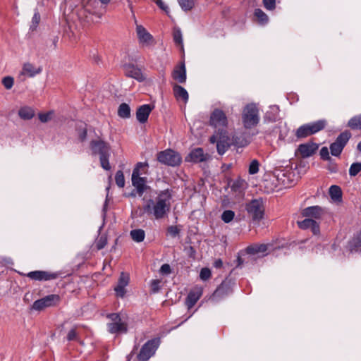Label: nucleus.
Returning <instances> with one entry per match:
<instances>
[{
  "label": "nucleus",
  "instance_id": "338daca9",
  "mask_svg": "<svg viewBox=\"0 0 361 361\" xmlns=\"http://www.w3.org/2000/svg\"><path fill=\"white\" fill-rule=\"evenodd\" d=\"M329 170L331 171V172H334V173H336L337 171V166L336 165H332L331 166L329 167Z\"/></svg>",
  "mask_w": 361,
  "mask_h": 361
},
{
  "label": "nucleus",
  "instance_id": "5701e85b",
  "mask_svg": "<svg viewBox=\"0 0 361 361\" xmlns=\"http://www.w3.org/2000/svg\"><path fill=\"white\" fill-rule=\"evenodd\" d=\"M152 107L149 104H144L140 106L136 111V118L140 123H145L147 121Z\"/></svg>",
  "mask_w": 361,
  "mask_h": 361
},
{
  "label": "nucleus",
  "instance_id": "a19ab883",
  "mask_svg": "<svg viewBox=\"0 0 361 361\" xmlns=\"http://www.w3.org/2000/svg\"><path fill=\"white\" fill-rule=\"evenodd\" d=\"M39 22H40V14H39V11L36 9L35 11L33 17L32 18L30 30H35L37 28V27L38 26Z\"/></svg>",
  "mask_w": 361,
  "mask_h": 361
},
{
  "label": "nucleus",
  "instance_id": "3c124183",
  "mask_svg": "<svg viewBox=\"0 0 361 361\" xmlns=\"http://www.w3.org/2000/svg\"><path fill=\"white\" fill-rule=\"evenodd\" d=\"M167 233L172 237L176 238L180 233V229L176 226H170L167 228Z\"/></svg>",
  "mask_w": 361,
  "mask_h": 361
},
{
  "label": "nucleus",
  "instance_id": "37998d69",
  "mask_svg": "<svg viewBox=\"0 0 361 361\" xmlns=\"http://www.w3.org/2000/svg\"><path fill=\"white\" fill-rule=\"evenodd\" d=\"M107 244V237L102 235L96 241V247L98 250L103 249Z\"/></svg>",
  "mask_w": 361,
  "mask_h": 361
},
{
  "label": "nucleus",
  "instance_id": "864d4df0",
  "mask_svg": "<svg viewBox=\"0 0 361 361\" xmlns=\"http://www.w3.org/2000/svg\"><path fill=\"white\" fill-rule=\"evenodd\" d=\"M126 287L117 285L114 288L116 295L117 297L123 298L126 293Z\"/></svg>",
  "mask_w": 361,
  "mask_h": 361
},
{
  "label": "nucleus",
  "instance_id": "f257e3e1",
  "mask_svg": "<svg viewBox=\"0 0 361 361\" xmlns=\"http://www.w3.org/2000/svg\"><path fill=\"white\" fill-rule=\"evenodd\" d=\"M171 194L169 189L161 191L156 200L149 199L143 207L144 213L152 215L156 219H161L167 216L171 209Z\"/></svg>",
  "mask_w": 361,
  "mask_h": 361
},
{
  "label": "nucleus",
  "instance_id": "b1692460",
  "mask_svg": "<svg viewBox=\"0 0 361 361\" xmlns=\"http://www.w3.org/2000/svg\"><path fill=\"white\" fill-rule=\"evenodd\" d=\"M136 31L140 43L150 44V42L152 40V36L143 26L137 25Z\"/></svg>",
  "mask_w": 361,
  "mask_h": 361
},
{
  "label": "nucleus",
  "instance_id": "20e7f679",
  "mask_svg": "<svg viewBox=\"0 0 361 361\" xmlns=\"http://www.w3.org/2000/svg\"><path fill=\"white\" fill-rule=\"evenodd\" d=\"M148 164L147 162H138L132 173V185L135 188L136 192L140 197H141L148 186L147 185V178L146 177H140V169L147 167Z\"/></svg>",
  "mask_w": 361,
  "mask_h": 361
},
{
  "label": "nucleus",
  "instance_id": "4468645a",
  "mask_svg": "<svg viewBox=\"0 0 361 361\" xmlns=\"http://www.w3.org/2000/svg\"><path fill=\"white\" fill-rule=\"evenodd\" d=\"M219 140L216 144L217 152L220 155H223L231 145V139L228 135L226 129H219Z\"/></svg>",
  "mask_w": 361,
  "mask_h": 361
},
{
  "label": "nucleus",
  "instance_id": "6ab92c4d",
  "mask_svg": "<svg viewBox=\"0 0 361 361\" xmlns=\"http://www.w3.org/2000/svg\"><path fill=\"white\" fill-rule=\"evenodd\" d=\"M298 225L299 228L301 229L310 228L314 235H317L319 233V225L315 220L312 219H309L306 217L305 219L301 221H298Z\"/></svg>",
  "mask_w": 361,
  "mask_h": 361
},
{
  "label": "nucleus",
  "instance_id": "e2e57ef3",
  "mask_svg": "<svg viewBox=\"0 0 361 361\" xmlns=\"http://www.w3.org/2000/svg\"><path fill=\"white\" fill-rule=\"evenodd\" d=\"M223 266V262L221 259H217L214 262V267L215 268L219 269L221 268Z\"/></svg>",
  "mask_w": 361,
  "mask_h": 361
},
{
  "label": "nucleus",
  "instance_id": "680f3d73",
  "mask_svg": "<svg viewBox=\"0 0 361 361\" xmlns=\"http://www.w3.org/2000/svg\"><path fill=\"white\" fill-rule=\"evenodd\" d=\"M218 140H219V134H218V130H217L214 135H213L212 136L210 137L209 141L211 143L214 144L216 142L217 143Z\"/></svg>",
  "mask_w": 361,
  "mask_h": 361
},
{
  "label": "nucleus",
  "instance_id": "dca6fc26",
  "mask_svg": "<svg viewBox=\"0 0 361 361\" xmlns=\"http://www.w3.org/2000/svg\"><path fill=\"white\" fill-rule=\"evenodd\" d=\"M26 276L32 280L45 281L56 279L59 274L46 271H33L27 273Z\"/></svg>",
  "mask_w": 361,
  "mask_h": 361
},
{
  "label": "nucleus",
  "instance_id": "9d476101",
  "mask_svg": "<svg viewBox=\"0 0 361 361\" xmlns=\"http://www.w3.org/2000/svg\"><path fill=\"white\" fill-rule=\"evenodd\" d=\"M351 135L350 132L348 130L342 132L336 137V140L331 144L329 147L331 154L333 156L338 157L341 154L349 139L351 137Z\"/></svg>",
  "mask_w": 361,
  "mask_h": 361
},
{
  "label": "nucleus",
  "instance_id": "7c9ffc66",
  "mask_svg": "<svg viewBox=\"0 0 361 361\" xmlns=\"http://www.w3.org/2000/svg\"><path fill=\"white\" fill-rule=\"evenodd\" d=\"M347 126L352 130H361V114L352 117Z\"/></svg>",
  "mask_w": 361,
  "mask_h": 361
},
{
  "label": "nucleus",
  "instance_id": "0eeeda50",
  "mask_svg": "<svg viewBox=\"0 0 361 361\" xmlns=\"http://www.w3.org/2000/svg\"><path fill=\"white\" fill-rule=\"evenodd\" d=\"M157 159L161 164L173 167L180 165L182 161L180 154L171 149L159 152Z\"/></svg>",
  "mask_w": 361,
  "mask_h": 361
},
{
  "label": "nucleus",
  "instance_id": "052dcab7",
  "mask_svg": "<svg viewBox=\"0 0 361 361\" xmlns=\"http://www.w3.org/2000/svg\"><path fill=\"white\" fill-rule=\"evenodd\" d=\"M171 272V267L169 264H164L160 268V273L162 274H169Z\"/></svg>",
  "mask_w": 361,
  "mask_h": 361
},
{
  "label": "nucleus",
  "instance_id": "f03ea898",
  "mask_svg": "<svg viewBox=\"0 0 361 361\" xmlns=\"http://www.w3.org/2000/svg\"><path fill=\"white\" fill-rule=\"evenodd\" d=\"M90 147L92 155L98 154L101 166L106 171L111 169L109 161L110 157L111 146L102 139H95L90 141Z\"/></svg>",
  "mask_w": 361,
  "mask_h": 361
},
{
  "label": "nucleus",
  "instance_id": "4d7b16f0",
  "mask_svg": "<svg viewBox=\"0 0 361 361\" xmlns=\"http://www.w3.org/2000/svg\"><path fill=\"white\" fill-rule=\"evenodd\" d=\"M154 1L159 8L163 10L166 14H169V8L162 0H154Z\"/></svg>",
  "mask_w": 361,
  "mask_h": 361
},
{
  "label": "nucleus",
  "instance_id": "39448f33",
  "mask_svg": "<svg viewBox=\"0 0 361 361\" xmlns=\"http://www.w3.org/2000/svg\"><path fill=\"white\" fill-rule=\"evenodd\" d=\"M326 124L327 121L325 119L304 124L297 129L295 135L298 138H305L324 129Z\"/></svg>",
  "mask_w": 361,
  "mask_h": 361
},
{
  "label": "nucleus",
  "instance_id": "6e6d98bb",
  "mask_svg": "<svg viewBox=\"0 0 361 361\" xmlns=\"http://www.w3.org/2000/svg\"><path fill=\"white\" fill-rule=\"evenodd\" d=\"M264 6L267 10H274L276 7V0H263Z\"/></svg>",
  "mask_w": 361,
  "mask_h": 361
},
{
  "label": "nucleus",
  "instance_id": "5fc2aeb1",
  "mask_svg": "<svg viewBox=\"0 0 361 361\" xmlns=\"http://www.w3.org/2000/svg\"><path fill=\"white\" fill-rule=\"evenodd\" d=\"M52 114H53L52 111H49L45 114H39V119L42 123H47L51 120Z\"/></svg>",
  "mask_w": 361,
  "mask_h": 361
},
{
  "label": "nucleus",
  "instance_id": "de8ad7c7",
  "mask_svg": "<svg viewBox=\"0 0 361 361\" xmlns=\"http://www.w3.org/2000/svg\"><path fill=\"white\" fill-rule=\"evenodd\" d=\"M14 80L11 76L4 77L2 79V84L6 90H10L13 85Z\"/></svg>",
  "mask_w": 361,
  "mask_h": 361
},
{
  "label": "nucleus",
  "instance_id": "9b49d317",
  "mask_svg": "<svg viewBox=\"0 0 361 361\" xmlns=\"http://www.w3.org/2000/svg\"><path fill=\"white\" fill-rule=\"evenodd\" d=\"M61 301V297L57 294L48 295L34 302L32 308L35 310L41 311L46 307L57 305Z\"/></svg>",
  "mask_w": 361,
  "mask_h": 361
},
{
  "label": "nucleus",
  "instance_id": "ddd939ff",
  "mask_svg": "<svg viewBox=\"0 0 361 361\" xmlns=\"http://www.w3.org/2000/svg\"><path fill=\"white\" fill-rule=\"evenodd\" d=\"M233 292L232 284L230 281L225 280L217 287L211 296V300L218 302L228 296Z\"/></svg>",
  "mask_w": 361,
  "mask_h": 361
},
{
  "label": "nucleus",
  "instance_id": "bb28decb",
  "mask_svg": "<svg viewBox=\"0 0 361 361\" xmlns=\"http://www.w3.org/2000/svg\"><path fill=\"white\" fill-rule=\"evenodd\" d=\"M231 142L235 147H244L250 143V141L243 134H235L233 135Z\"/></svg>",
  "mask_w": 361,
  "mask_h": 361
},
{
  "label": "nucleus",
  "instance_id": "1a4fd4ad",
  "mask_svg": "<svg viewBox=\"0 0 361 361\" xmlns=\"http://www.w3.org/2000/svg\"><path fill=\"white\" fill-rule=\"evenodd\" d=\"M160 344L159 338H153L145 343L137 355L139 361H147L154 354Z\"/></svg>",
  "mask_w": 361,
  "mask_h": 361
},
{
  "label": "nucleus",
  "instance_id": "6e6552de",
  "mask_svg": "<svg viewBox=\"0 0 361 361\" xmlns=\"http://www.w3.org/2000/svg\"><path fill=\"white\" fill-rule=\"evenodd\" d=\"M249 216L253 221L259 222L264 217V207L261 199H254L246 204Z\"/></svg>",
  "mask_w": 361,
  "mask_h": 361
},
{
  "label": "nucleus",
  "instance_id": "a18cd8bd",
  "mask_svg": "<svg viewBox=\"0 0 361 361\" xmlns=\"http://www.w3.org/2000/svg\"><path fill=\"white\" fill-rule=\"evenodd\" d=\"M129 279L128 274L122 272L119 276L117 285L126 287L129 283Z\"/></svg>",
  "mask_w": 361,
  "mask_h": 361
},
{
  "label": "nucleus",
  "instance_id": "c756f323",
  "mask_svg": "<svg viewBox=\"0 0 361 361\" xmlns=\"http://www.w3.org/2000/svg\"><path fill=\"white\" fill-rule=\"evenodd\" d=\"M41 67L35 68L32 64L26 63L23 68V73L28 75L30 77H34L35 75L42 72Z\"/></svg>",
  "mask_w": 361,
  "mask_h": 361
},
{
  "label": "nucleus",
  "instance_id": "2eb2a0df",
  "mask_svg": "<svg viewBox=\"0 0 361 361\" xmlns=\"http://www.w3.org/2000/svg\"><path fill=\"white\" fill-rule=\"evenodd\" d=\"M123 68L125 75L128 78H134L139 82H143L146 79L141 69L133 63H126Z\"/></svg>",
  "mask_w": 361,
  "mask_h": 361
},
{
  "label": "nucleus",
  "instance_id": "774afa93",
  "mask_svg": "<svg viewBox=\"0 0 361 361\" xmlns=\"http://www.w3.org/2000/svg\"><path fill=\"white\" fill-rule=\"evenodd\" d=\"M357 149L361 152V141L357 144Z\"/></svg>",
  "mask_w": 361,
  "mask_h": 361
},
{
  "label": "nucleus",
  "instance_id": "cd10ccee",
  "mask_svg": "<svg viewBox=\"0 0 361 361\" xmlns=\"http://www.w3.org/2000/svg\"><path fill=\"white\" fill-rule=\"evenodd\" d=\"M347 247L350 252H357L359 250L361 247V231L355 237L348 242Z\"/></svg>",
  "mask_w": 361,
  "mask_h": 361
},
{
  "label": "nucleus",
  "instance_id": "c85d7f7f",
  "mask_svg": "<svg viewBox=\"0 0 361 361\" xmlns=\"http://www.w3.org/2000/svg\"><path fill=\"white\" fill-rule=\"evenodd\" d=\"M18 116L23 120H30L35 116V111L32 108L25 106L18 110Z\"/></svg>",
  "mask_w": 361,
  "mask_h": 361
},
{
  "label": "nucleus",
  "instance_id": "e433bc0d",
  "mask_svg": "<svg viewBox=\"0 0 361 361\" xmlns=\"http://www.w3.org/2000/svg\"><path fill=\"white\" fill-rule=\"evenodd\" d=\"M181 8L185 11H190L195 6V0H178Z\"/></svg>",
  "mask_w": 361,
  "mask_h": 361
},
{
  "label": "nucleus",
  "instance_id": "393cba45",
  "mask_svg": "<svg viewBox=\"0 0 361 361\" xmlns=\"http://www.w3.org/2000/svg\"><path fill=\"white\" fill-rule=\"evenodd\" d=\"M173 90L174 96L177 99H181L184 103L188 101V93L184 87L176 84L173 87Z\"/></svg>",
  "mask_w": 361,
  "mask_h": 361
},
{
  "label": "nucleus",
  "instance_id": "69168bd1",
  "mask_svg": "<svg viewBox=\"0 0 361 361\" xmlns=\"http://www.w3.org/2000/svg\"><path fill=\"white\" fill-rule=\"evenodd\" d=\"M237 262H238L237 267H241L244 262L243 259L240 257H238Z\"/></svg>",
  "mask_w": 361,
  "mask_h": 361
},
{
  "label": "nucleus",
  "instance_id": "c9c22d12",
  "mask_svg": "<svg viewBox=\"0 0 361 361\" xmlns=\"http://www.w3.org/2000/svg\"><path fill=\"white\" fill-rule=\"evenodd\" d=\"M173 37L174 42L177 45L180 46L183 48V36H182V32L180 28L175 27L173 29Z\"/></svg>",
  "mask_w": 361,
  "mask_h": 361
},
{
  "label": "nucleus",
  "instance_id": "8fccbe9b",
  "mask_svg": "<svg viewBox=\"0 0 361 361\" xmlns=\"http://www.w3.org/2000/svg\"><path fill=\"white\" fill-rule=\"evenodd\" d=\"M160 283L161 281L159 280L155 279L152 280L150 283V288L151 292L152 293H157L160 290Z\"/></svg>",
  "mask_w": 361,
  "mask_h": 361
},
{
  "label": "nucleus",
  "instance_id": "13d9d810",
  "mask_svg": "<svg viewBox=\"0 0 361 361\" xmlns=\"http://www.w3.org/2000/svg\"><path fill=\"white\" fill-rule=\"evenodd\" d=\"M78 137L81 142H84L87 138V129L86 128H80L78 129Z\"/></svg>",
  "mask_w": 361,
  "mask_h": 361
},
{
  "label": "nucleus",
  "instance_id": "473e14b6",
  "mask_svg": "<svg viewBox=\"0 0 361 361\" xmlns=\"http://www.w3.org/2000/svg\"><path fill=\"white\" fill-rule=\"evenodd\" d=\"M118 115L123 118H128L130 116V108L126 103H122L118 106Z\"/></svg>",
  "mask_w": 361,
  "mask_h": 361
},
{
  "label": "nucleus",
  "instance_id": "49530a36",
  "mask_svg": "<svg viewBox=\"0 0 361 361\" xmlns=\"http://www.w3.org/2000/svg\"><path fill=\"white\" fill-rule=\"evenodd\" d=\"M66 339L68 341H78V334L76 331V327H74L71 329L66 336Z\"/></svg>",
  "mask_w": 361,
  "mask_h": 361
},
{
  "label": "nucleus",
  "instance_id": "4be33fe9",
  "mask_svg": "<svg viewBox=\"0 0 361 361\" xmlns=\"http://www.w3.org/2000/svg\"><path fill=\"white\" fill-rule=\"evenodd\" d=\"M202 295V290L200 288H196L190 290L185 299V305L188 308H192L200 298Z\"/></svg>",
  "mask_w": 361,
  "mask_h": 361
},
{
  "label": "nucleus",
  "instance_id": "423d86ee",
  "mask_svg": "<svg viewBox=\"0 0 361 361\" xmlns=\"http://www.w3.org/2000/svg\"><path fill=\"white\" fill-rule=\"evenodd\" d=\"M107 318L110 320V322L106 324L109 333L121 334L128 332V324L123 320L120 314L111 313L107 314Z\"/></svg>",
  "mask_w": 361,
  "mask_h": 361
},
{
  "label": "nucleus",
  "instance_id": "aec40b11",
  "mask_svg": "<svg viewBox=\"0 0 361 361\" xmlns=\"http://www.w3.org/2000/svg\"><path fill=\"white\" fill-rule=\"evenodd\" d=\"M317 148V144L308 142L300 145L297 151L302 158H307L314 154Z\"/></svg>",
  "mask_w": 361,
  "mask_h": 361
},
{
  "label": "nucleus",
  "instance_id": "f3484780",
  "mask_svg": "<svg viewBox=\"0 0 361 361\" xmlns=\"http://www.w3.org/2000/svg\"><path fill=\"white\" fill-rule=\"evenodd\" d=\"M325 214V209L320 206H311L303 209L301 214L309 219H319Z\"/></svg>",
  "mask_w": 361,
  "mask_h": 361
},
{
  "label": "nucleus",
  "instance_id": "0e129e2a",
  "mask_svg": "<svg viewBox=\"0 0 361 361\" xmlns=\"http://www.w3.org/2000/svg\"><path fill=\"white\" fill-rule=\"evenodd\" d=\"M189 255L190 257H193L195 256V250H194V248L192 247H190L189 248Z\"/></svg>",
  "mask_w": 361,
  "mask_h": 361
},
{
  "label": "nucleus",
  "instance_id": "79ce46f5",
  "mask_svg": "<svg viewBox=\"0 0 361 361\" xmlns=\"http://www.w3.org/2000/svg\"><path fill=\"white\" fill-rule=\"evenodd\" d=\"M235 216V213L232 210H226L221 214V219L225 223L231 222Z\"/></svg>",
  "mask_w": 361,
  "mask_h": 361
},
{
  "label": "nucleus",
  "instance_id": "09e8293b",
  "mask_svg": "<svg viewBox=\"0 0 361 361\" xmlns=\"http://www.w3.org/2000/svg\"><path fill=\"white\" fill-rule=\"evenodd\" d=\"M212 273L209 269L202 268L200 273V277L203 281H207L211 277Z\"/></svg>",
  "mask_w": 361,
  "mask_h": 361
},
{
  "label": "nucleus",
  "instance_id": "58836bf2",
  "mask_svg": "<svg viewBox=\"0 0 361 361\" xmlns=\"http://www.w3.org/2000/svg\"><path fill=\"white\" fill-rule=\"evenodd\" d=\"M115 181L119 188H123L125 185V178L121 170L117 171L115 175Z\"/></svg>",
  "mask_w": 361,
  "mask_h": 361
},
{
  "label": "nucleus",
  "instance_id": "2f4dec72",
  "mask_svg": "<svg viewBox=\"0 0 361 361\" xmlns=\"http://www.w3.org/2000/svg\"><path fill=\"white\" fill-rule=\"evenodd\" d=\"M254 16L257 22L261 25H265L269 21L268 16L260 8H256L255 10Z\"/></svg>",
  "mask_w": 361,
  "mask_h": 361
},
{
  "label": "nucleus",
  "instance_id": "72a5a7b5",
  "mask_svg": "<svg viewBox=\"0 0 361 361\" xmlns=\"http://www.w3.org/2000/svg\"><path fill=\"white\" fill-rule=\"evenodd\" d=\"M130 235L132 239L137 243L142 242L145 237V231L142 229L132 230L130 233Z\"/></svg>",
  "mask_w": 361,
  "mask_h": 361
},
{
  "label": "nucleus",
  "instance_id": "f704fd0d",
  "mask_svg": "<svg viewBox=\"0 0 361 361\" xmlns=\"http://www.w3.org/2000/svg\"><path fill=\"white\" fill-rule=\"evenodd\" d=\"M329 195L334 200H339L342 197V191L339 186L334 185L329 188Z\"/></svg>",
  "mask_w": 361,
  "mask_h": 361
},
{
  "label": "nucleus",
  "instance_id": "4c0bfd02",
  "mask_svg": "<svg viewBox=\"0 0 361 361\" xmlns=\"http://www.w3.org/2000/svg\"><path fill=\"white\" fill-rule=\"evenodd\" d=\"M245 185L246 182L241 178H238L233 182V185H231V189L235 192H240L245 189Z\"/></svg>",
  "mask_w": 361,
  "mask_h": 361
},
{
  "label": "nucleus",
  "instance_id": "a211bd4d",
  "mask_svg": "<svg viewBox=\"0 0 361 361\" xmlns=\"http://www.w3.org/2000/svg\"><path fill=\"white\" fill-rule=\"evenodd\" d=\"M172 78L179 83H185L186 81V68L185 62L182 61L176 66L173 72Z\"/></svg>",
  "mask_w": 361,
  "mask_h": 361
},
{
  "label": "nucleus",
  "instance_id": "7ed1b4c3",
  "mask_svg": "<svg viewBox=\"0 0 361 361\" xmlns=\"http://www.w3.org/2000/svg\"><path fill=\"white\" fill-rule=\"evenodd\" d=\"M242 121L246 129H250L259 123V109L255 104H248L243 108Z\"/></svg>",
  "mask_w": 361,
  "mask_h": 361
},
{
  "label": "nucleus",
  "instance_id": "603ef678",
  "mask_svg": "<svg viewBox=\"0 0 361 361\" xmlns=\"http://www.w3.org/2000/svg\"><path fill=\"white\" fill-rule=\"evenodd\" d=\"M319 154H320L321 158L323 160L330 161L331 159V157L329 156V149L326 147H323L320 149Z\"/></svg>",
  "mask_w": 361,
  "mask_h": 361
},
{
  "label": "nucleus",
  "instance_id": "a878e982",
  "mask_svg": "<svg viewBox=\"0 0 361 361\" xmlns=\"http://www.w3.org/2000/svg\"><path fill=\"white\" fill-rule=\"evenodd\" d=\"M268 250V245L267 244H255L251 245L246 247L245 252L249 255H255L258 253H264Z\"/></svg>",
  "mask_w": 361,
  "mask_h": 361
},
{
  "label": "nucleus",
  "instance_id": "c03bdc74",
  "mask_svg": "<svg viewBox=\"0 0 361 361\" xmlns=\"http://www.w3.org/2000/svg\"><path fill=\"white\" fill-rule=\"evenodd\" d=\"M259 163L257 159H253L249 166V173L251 175L256 174L259 171Z\"/></svg>",
  "mask_w": 361,
  "mask_h": 361
},
{
  "label": "nucleus",
  "instance_id": "412c9836",
  "mask_svg": "<svg viewBox=\"0 0 361 361\" xmlns=\"http://www.w3.org/2000/svg\"><path fill=\"white\" fill-rule=\"evenodd\" d=\"M207 154H204L202 148H195L192 150L190 154L185 157V161H191L194 163H199L206 161Z\"/></svg>",
  "mask_w": 361,
  "mask_h": 361
},
{
  "label": "nucleus",
  "instance_id": "bf43d9fd",
  "mask_svg": "<svg viewBox=\"0 0 361 361\" xmlns=\"http://www.w3.org/2000/svg\"><path fill=\"white\" fill-rule=\"evenodd\" d=\"M286 174L285 173H282V177L279 176V179L281 181L282 184L287 188H290L292 186V180H289V178L286 179Z\"/></svg>",
  "mask_w": 361,
  "mask_h": 361
},
{
  "label": "nucleus",
  "instance_id": "f8f14e48",
  "mask_svg": "<svg viewBox=\"0 0 361 361\" xmlns=\"http://www.w3.org/2000/svg\"><path fill=\"white\" fill-rule=\"evenodd\" d=\"M209 123L218 130L226 129L228 126L227 116L221 109H215L210 115Z\"/></svg>",
  "mask_w": 361,
  "mask_h": 361
},
{
  "label": "nucleus",
  "instance_id": "ea45409f",
  "mask_svg": "<svg viewBox=\"0 0 361 361\" xmlns=\"http://www.w3.org/2000/svg\"><path fill=\"white\" fill-rule=\"evenodd\" d=\"M361 171V162H355L351 164L349 169L350 176H355Z\"/></svg>",
  "mask_w": 361,
  "mask_h": 361
}]
</instances>
